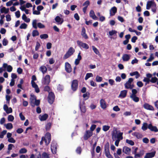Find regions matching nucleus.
<instances>
[{
	"label": "nucleus",
	"mask_w": 158,
	"mask_h": 158,
	"mask_svg": "<svg viewBox=\"0 0 158 158\" xmlns=\"http://www.w3.org/2000/svg\"><path fill=\"white\" fill-rule=\"evenodd\" d=\"M156 152L155 151L148 152L146 154L144 158H152L155 155Z\"/></svg>",
	"instance_id": "9b49d317"
},
{
	"label": "nucleus",
	"mask_w": 158,
	"mask_h": 158,
	"mask_svg": "<svg viewBox=\"0 0 158 158\" xmlns=\"http://www.w3.org/2000/svg\"><path fill=\"white\" fill-rule=\"evenodd\" d=\"M40 70L42 73L43 74H44L47 71V68L45 66H42L40 68Z\"/></svg>",
	"instance_id": "bb28decb"
},
{
	"label": "nucleus",
	"mask_w": 158,
	"mask_h": 158,
	"mask_svg": "<svg viewBox=\"0 0 158 158\" xmlns=\"http://www.w3.org/2000/svg\"><path fill=\"white\" fill-rule=\"evenodd\" d=\"M93 74L92 73H88L86 74L85 79V80H87L90 77H93Z\"/></svg>",
	"instance_id": "c9c22d12"
},
{
	"label": "nucleus",
	"mask_w": 158,
	"mask_h": 158,
	"mask_svg": "<svg viewBox=\"0 0 158 158\" xmlns=\"http://www.w3.org/2000/svg\"><path fill=\"white\" fill-rule=\"evenodd\" d=\"M117 11V8L114 6L110 10V16H113L115 15V14L116 13Z\"/></svg>",
	"instance_id": "6ab92c4d"
},
{
	"label": "nucleus",
	"mask_w": 158,
	"mask_h": 158,
	"mask_svg": "<svg viewBox=\"0 0 158 158\" xmlns=\"http://www.w3.org/2000/svg\"><path fill=\"white\" fill-rule=\"evenodd\" d=\"M57 148V143L56 142H53L51 145V149L53 154H55L56 153Z\"/></svg>",
	"instance_id": "0eeeda50"
},
{
	"label": "nucleus",
	"mask_w": 158,
	"mask_h": 158,
	"mask_svg": "<svg viewBox=\"0 0 158 158\" xmlns=\"http://www.w3.org/2000/svg\"><path fill=\"white\" fill-rule=\"evenodd\" d=\"M80 47H81L86 49L89 48V46L87 44L81 42H80Z\"/></svg>",
	"instance_id": "b1692460"
},
{
	"label": "nucleus",
	"mask_w": 158,
	"mask_h": 158,
	"mask_svg": "<svg viewBox=\"0 0 158 158\" xmlns=\"http://www.w3.org/2000/svg\"><path fill=\"white\" fill-rule=\"evenodd\" d=\"M148 125L147 123H143V126L142 127L141 129L143 131H146L148 128Z\"/></svg>",
	"instance_id": "c756f323"
},
{
	"label": "nucleus",
	"mask_w": 158,
	"mask_h": 158,
	"mask_svg": "<svg viewBox=\"0 0 158 158\" xmlns=\"http://www.w3.org/2000/svg\"><path fill=\"white\" fill-rule=\"evenodd\" d=\"M96 125H92L90 127V131L93 132V131L94 130V129L96 128Z\"/></svg>",
	"instance_id": "338daca9"
},
{
	"label": "nucleus",
	"mask_w": 158,
	"mask_h": 158,
	"mask_svg": "<svg viewBox=\"0 0 158 158\" xmlns=\"http://www.w3.org/2000/svg\"><path fill=\"white\" fill-rule=\"evenodd\" d=\"M36 99V97L34 95H31V98L30 99V103L31 104H32L34 103V102L35 100Z\"/></svg>",
	"instance_id": "e433bc0d"
},
{
	"label": "nucleus",
	"mask_w": 158,
	"mask_h": 158,
	"mask_svg": "<svg viewBox=\"0 0 158 158\" xmlns=\"http://www.w3.org/2000/svg\"><path fill=\"white\" fill-rule=\"evenodd\" d=\"M27 24L24 23L21 24L19 27V28L21 29H26L27 28Z\"/></svg>",
	"instance_id": "ea45409f"
},
{
	"label": "nucleus",
	"mask_w": 158,
	"mask_h": 158,
	"mask_svg": "<svg viewBox=\"0 0 158 158\" xmlns=\"http://www.w3.org/2000/svg\"><path fill=\"white\" fill-rule=\"evenodd\" d=\"M37 20L36 19H34L33 20L32 23V27L35 29H36L37 28Z\"/></svg>",
	"instance_id": "473e14b6"
},
{
	"label": "nucleus",
	"mask_w": 158,
	"mask_h": 158,
	"mask_svg": "<svg viewBox=\"0 0 158 158\" xmlns=\"http://www.w3.org/2000/svg\"><path fill=\"white\" fill-rule=\"evenodd\" d=\"M14 119L13 116L11 115H9L8 117V120L9 121L12 122Z\"/></svg>",
	"instance_id": "3c124183"
},
{
	"label": "nucleus",
	"mask_w": 158,
	"mask_h": 158,
	"mask_svg": "<svg viewBox=\"0 0 158 158\" xmlns=\"http://www.w3.org/2000/svg\"><path fill=\"white\" fill-rule=\"evenodd\" d=\"M37 27L40 28H43L45 27V26L40 22L37 23Z\"/></svg>",
	"instance_id": "6e6d98bb"
},
{
	"label": "nucleus",
	"mask_w": 158,
	"mask_h": 158,
	"mask_svg": "<svg viewBox=\"0 0 158 158\" xmlns=\"http://www.w3.org/2000/svg\"><path fill=\"white\" fill-rule=\"evenodd\" d=\"M80 109L81 110V114H82V113H85L86 112V109L85 106H80Z\"/></svg>",
	"instance_id": "4c0bfd02"
},
{
	"label": "nucleus",
	"mask_w": 158,
	"mask_h": 158,
	"mask_svg": "<svg viewBox=\"0 0 158 158\" xmlns=\"http://www.w3.org/2000/svg\"><path fill=\"white\" fill-rule=\"evenodd\" d=\"M55 20L56 22L58 24L61 25L64 22L63 19L62 18H60L59 16H56L55 17Z\"/></svg>",
	"instance_id": "2eb2a0df"
},
{
	"label": "nucleus",
	"mask_w": 158,
	"mask_h": 158,
	"mask_svg": "<svg viewBox=\"0 0 158 158\" xmlns=\"http://www.w3.org/2000/svg\"><path fill=\"white\" fill-rule=\"evenodd\" d=\"M39 33L37 30H34L32 32V35L33 37H35L39 35Z\"/></svg>",
	"instance_id": "a19ab883"
},
{
	"label": "nucleus",
	"mask_w": 158,
	"mask_h": 158,
	"mask_svg": "<svg viewBox=\"0 0 158 158\" xmlns=\"http://www.w3.org/2000/svg\"><path fill=\"white\" fill-rule=\"evenodd\" d=\"M92 48L94 52L96 54L98 55L99 54V51L94 46H93Z\"/></svg>",
	"instance_id": "a18cd8bd"
},
{
	"label": "nucleus",
	"mask_w": 158,
	"mask_h": 158,
	"mask_svg": "<svg viewBox=\"0 0 158 158\" xmlns=\"http://www.w3.org/2000/svg\"><path fill=\"white\" fill-rule=\"evenodd\" d=\"M6 128L8 130H10L13 127L12 124L11 123H8L4 125Z\"/></svg>",
	"instance_id": "c85d7f7f"
},
{
	"label": "nucleus",
	"mask_w": 158,
	"mask_h": 158,
	"mask_svg": "<svg viewBox=\"0 0 158 158\" xmlns=\"http://www.w3.org/2000/svg\"><path fill=\"white\" fill-rule=\"evenodd\" d=\"M130 97L135 102H137L139 101V98L137 97L136 95H131Z\"/></svg>",
	"instance_id": "393cba45"
},
{
	"label": "nucleus",
	"mask_w": 158,
	"mask_h": 158,
	"mask_svg": "<svg viewBox=\"0 0 158 158\" xmlns=\"http://www.w3.org/2000/svg\"><path fill=\"white\" fill-rule=\"evenodd\" d=\"M143 107L145 109L148 110H154L153 107L147 103H145L143 105Z\"/></svg>",
	"instance_id": "dca6fc26"
},
{
	"label": "nucleus",
	"mask_w": 158,
	"mask_h": 158,
	"mask_svg": "<svg viewBox=\"0 0 158 158\" xmlns=\"http://www.w3.org/2000/svg\"><path fill=\"white\" fill-rule=\"evenodd\" d=\"M48 115L47 114H44L43 115H40L39 116V118L41 121H45L48 118Z\"/></svg>",
	"instance_id": "a211bd4d"
},
{
	"label": "nucleus",
	"mask_w": 158,
	"mask_h": 158,
	"mask_svg": "<svg viewBox=\"0 0 158 158\" xmlns=\"http://www.w3.org/2000/svg\"><path fill=\"white\" fill-rule=\"evenodd\" d=\"M105 153L106 157L108 158H113L112 155L110 154L109 150V144L107 142L105 146Z\"/></svg>",
	"instance_id": "20e7f679"
},
{
	"label": "nucleus",
	"mask_w": 158,
	"mask_h": 158,
	"mask_svg": "<svg viewBox=\"0 0 158 158\" xmlns=\"http://www.w3.org/2000/svg\"><path fill=\"white\" fill-rule=\"evenodd\" d=\"M48 35L46 34H44L40 35V37L42 39H46L48 38Z\"/></svg>",
	"instance_id": "58836bf2"
},
{
	"label": "nucleus",
	"mask_w": 158,
	"mask_h": 158,
	"mask_svg": "<svg viewBox=\"0 0 158 158\" xmlns=\"http://www.w3.org/2000/svg\"><path fill=\"white\" fill-rule=\"evenodd\" d=\"M93 135V132L90 131V130H88L86 131L84 135V139L85 140H87L89 138L91 137Z\"/></svg>",
	"instance_id": "1a4fd4ad"
},
{
	"label": "nucleus",
	"mask_w": 158,
	"mask_h": 158,
	"mask_svg": "<svg viewBox=\"0 0 158 158\" xmlns=\"http://www.w3.org/2000/svg\"><path fill=\"white\" fill-rule=\"evenodd\" d=\"M81 35L82 37L85 39H87L88 38V36L86 33V30L85 28L83 27L82 28V31L81 33Z\"/></svg>",
	"instance_id": "4468645a"
},
{
	"label": "nucleus",
	"mask_w": 158,
	"mask_h": 158,
	"mask_svg": "<svg viewBox=\"0 0 158 158\" xmlns=\"http://www.w3.org/2000/svg\"><path fill=\"white\" fill-rule=\"evenodd\" d=\"M158 79L156 77H152L150 79L151 82L152 83H155L157 82Z\"/></svg>",
	"instance_id": "37998d69"
},
{
	"label": "nucleus",
	"mask_w": 158,
	"mask_h": 158,
	"mask_svg": "<svg viewBox=\"0 0 158 158\" xmlns=\"http://www.w3.org/2000/svg\"><path fill=\"white\" fill-rule=\"evenodd\" d=\"M95 80L97 82H100L102 81V78L98 75H97L96 77Z\"/></svg>",
	"instance_id": "79ce46f5"
},
{
	"label": "nucleus",
	"mask_w": 158,
	"mask_h": 158,
	"mask_svg": "<svg viewBox=\"0 0 158 158\" xmlns=\"http://www.w3.org/2000/svg\"><path fill=\"white\" fill-rule=\"evenodd\" d=\"M123 133L121 132H118L116 131L115 132L114 131L112 133V139L113 141H114L116 139H119L120 140L123 139Z\"/></svg>",
	"instance_id": "f257e3e1"
},
{
	"label": "nucleus",
	"mask_w": 158,
	"mask_h": 158,
	"mask_svg": "<svg viewBox=\"0 0 158 158\" xmlns=\"http://www.w3.org/2000/svg\"><path fill=\"white\" fill-rule=\"evenodd\" d=\"M90 95V93L88 92H86L85 93H84L83 95V97L85 98V100L88 99L89 98Z\"/></svg>",
	"instance_id": "f704fd0d"
},
{
	"label": "nucleus",
	"mask_w": 158,
	"mask_h": 158,
	"mask_svg": "<svg viewBox=\"0 0 158 158\" xmlns=\"http://www.w3.org/2000/svg\"><path fill=\"white\" fill-rule=\"evenodd\" d=\"M133 136H135L137 139H140L141 138V135L138 132H135L132 133Z\"/></svg>",
	"instance_id": "72a5a7b5"
},
{
	"label": "nucleus",
	"mask_w": 158,
	"mask_h": 158,
	"mask_svg": "<svg viewBox=\"0 0 158 158\" xmlns=\"http://www.w3.org/2000/svg\"><path fill=\"white\" fill-rule=\"evenodd\" d=\"M8 44V40L5 38H4L2 40V44L3 45L5 46H6Z\"/></svg>",
	"instance_id": "680f3d73"
},
{
	"label": "nucleus",
	"mask_w": 158,
	"mask_h": 158,
	"mask_svg": "<svg viewBox=\"0 0 158 158\" xmlns=\"http://www.w3.org/2000/svg\"><path fill=\"white\" fill-rule=\"evenodd\" d=\"M126 142L130 144L131 146H133L134 145V142L132 140H130L128 139H126Z\"/></svg>",
	"instance_id": "5fc2aeb1"
},
{
	"label": "nucleus",
	"mask_w": 158,
	"mask_h": 158,
	"mask_svg": "<svg viewBox=\"0 0 158 158\" xmlns=\"http://www.w3.org/2000/svg\"><path fill=\"white\" fill-rule=\"evenodd\" d=\"M42 158H49V155L46 152H44L43 153L42 155Z\"/></svg>",
	"instance_id": "c03bdc74"
},
{
	"label": "nucleus",
	"mask_w": 158,
	"mask_h": 158,
	"mask_svg": "<svg viewBox=\"0 0 158 158\" xmlns=\"http://www.w3.org/2000/svg\"><path fill=\"white\" fill-rule=\"evenodd\" d=\"M52 126V124L50 123H48L45 125V129L46 131H48L50 130Z\"/></svg>",
	"instance_id": "2f4dec72"
},
{
	"label": "nucleus",
	"mask_w": 158,
	"mask_h": 158,
	"mask_svg": "<svg viewBox=\"0 0 158 158\" xmlns=\"http://www.w3.org/2000/svg\"><path fill=\"white\" fill-rule=\"evenodd\" d=\"M65 68L66 71L68 73H70L71 72L72 68L71 65L67 62L65 63Z\"/></svg>",
	"instance_id": "9d476101"
},
{
	"label": "nucleus",
	"mask_w": 158,
	"mask_h": 158,
	"mask_svg": "<svg viewBox=\"0 0 158 158\" xmlns=\"http://www.w3.org/2000/svg\"><path fill=\"white\" fill-rule=\"evenodd\" d=\"M127 91L126 90H122L120 92V93L118 97L121 98H125L127 94Z\"/></svg>",
	"instance_id": "f3484780"
},
{
	"label": "nucleus",
	"mask_w": 158,
	"mask_h": 158,
	"mask_svg": "<svg viewBox=\"0 0 158 158\" xmlns=\"http://www.w3.org/2000/svg\"><path fill=\"white\" fill-rule=\"evenodd\" d=\"M90 2L89 0H87L83 4V6H87L88 7V6L89 5Z\"/></svg>",
	"instance_id": "0e129e2a"
},
{
	"label": "nucleus",
	"mask_w": 158,
	"mask_h": 158,
	"mask_svg": "<svg viewBox=\"0 0 158 158\" xmlns=\"http://www.w3.org/2000/svg\"><path fill=\"white\" fill-rule=\"evenodd\" d=\"M52 44L50 42H48L47 43L46 45L47 48L48 49H51L52 48Z\"/></svg>",
	"instance_id": "69168bd1"
},
{
	"label": "nucleus",
	"mask_w": 158,
	"mask_h": 158,
	"mask_svg": "<svg viewBox=\"0 0 158 158\" xmlns=\"http://www.w3.org/2000/svg\"><path fill=\"white\" fill-rule=\"evenodd\" d=\"M46 138L48 140V144H49L51 140V135L49 132H47L46 134Z\"/></svg>",
	"instance_id": "7c9ffc66"
},
{
	"label": "nucleus",
	"mask_w": 158,
	"mask_h": 158,
	"mask_svg": "<svg viewBox=\"0 0 158 158\" xmlns=\"http://www.w3.org/2000/svg\"><path fill=\"white\" fill-rule=\"evenodd\" d=\"M3 67L6 69L7 71L8 72H10L12 71L13 68L10 65H8L7 64L4 63L3 64Z\"/></svg>",
	"instance_id": "f8f14e48"
},
{
	"label": "nucleus",
	"mask_w": 158,
	"mask_h": 158,
	"mask_svg": "<svg viewBox=\"0 0 158 158\" xmlns=\"http://www.w3.org/2000/svg\"><path fill=\"white\" fill-rule=\"evenodd\" d=\"M7 131L4 130L1 133L0 135V138L2 139L4 137V136L6 134Z\"/></svg>",
	"instance_id": "de8ad7c7"
},
{
	"label": "nucleus",
	"mask_w": 158,
	"mask_h": 158,
	"mask_svg": "<svg viewBox=\"0 0 158 158\" xmlns=\"http://www.w3.org/2000/svg\"><path fill=\"white\" fill-rule=\"evenodd\" d=\"M143 81L145 82V85L149 83L150 82H151L150 79L149 78H147L146 77H144L143 80Z\"/></svg>",
	"instance_id": "603ef678"
},
{
	"label": "nucleus",
	"mask_w": 158,
	"mask_h": 158,
	"mask_svg": "<svg viewBox=\"0 0 158 158\" xmlns=\"http://www.w3.org/2000/svg\"><path fill=\"white\" fill-rule=\"evenodd\" d=\"M22 19L24 21L27 23H29L30 21V19L27 18L26 15L24 14H23L22 15Z\"/></svg>",
	"instance_id": "a878e982"
},
{
	"label": "nucleus",
	"mask_w": 158,
	"mask_h": 158,
	"mask_svg": "<svg viewBox=\"0 0 158 158\" xmlns=\"http://www.w3.org/2000/svg\"><path fill=\"white\" fill-rule=\"evenodd\" d=\"M74 52V49L72 47H70L69 48L67 52L72 55L73 54Z\"/></svg>",
	"instance_id": "8fccbe9b"
},
{
	"label": "nucleus",
	"mask_w": 158,
	"mask_h": 158,
	"mask_svg": "<svg viewBox=\"0 0 158 158\" xmlns=\"http://www.w3.org/2000/svg\"><path fill=\"white\" fill-rule=\"evenodd\" d=\"M40 103V100L39 99H36L34 103L31 104V106L33 107H35V106H39Z\"/></svg>",
	"instance_id": "cd10ccee"
},
{
	"label": "nucleus",
	"mask_w": 158,
	"mask_h": 158,
	"mask_svg": "<svg viewBox=\"0 0 158 158\" xmlns=\"http://www.w3.org/2000/svg\"><path fill=\"white\" fill-rule=\"evenodd\" d=\"M137 85L139 87H141L143 86V84L141 81H139L137 82Z\"/></svg>",
	"instance_id": "774afa93"
},
{
	"label": "nucleus",
	"mask_w": 158,
	"mask_h": 158,
	"mask_svg": "<svg viewBox=\"0 0 158 158\" xmlns=\"http://www.w3.org/2000/svg\"><path fill=\"white\" fill-rule=\"evenodd\" d=\"M50 81V76L48 75L45 76L42 80V83L45 85H48Z\"/></svg>",
	"instance_id": "423d86ee"
},
{
	"label": "nucleus",
	"mask_w": 158,
	"mask_h": 158,
	"mask_svg": "<svg viewBox=\"0 0 158 158\" xmlns=\"http://www.w3.org/2000/svg\"><path fill=\"white\" fill-rule=\"evenodd\" d=\"M71 55L69 53L67 52L65 53V54L64 55L63 58L64 59H66L68 58L69 57H70Z\"/></svg>",
	"instance_id": "052dcab7"
},
{
	"label": "nucleus",
	"mask_w": 158,
	"mask_h": 158,
	"mask_svg": "<svg viewBox=\"0 0 158 158\" xmlns=\"http://www.w3.org/2000/svg\"><path fill=\"white\" fill-rule=\"evenodd\" d=\"M27 149L24 148H21L19 151V153L21 154L25 153L27 152Z\"/></svg>",
	"instance_id": "864d4df0"
},
{
	"label": "nucleus",
	"mask_w": 158,
	"mask_h": 158,
	"mask_svg": "<svg viewBox=\"0 0 158 158\" xmlns=\"http://www.w3.org/2000/svg\"><path fill=\"white\" fill-rule=\"evenodd\" d=\"M100 104L101 107L103 109H105L106 107V105L105 100L103 99H101L100 100Z\"/></svg>",
	"instance_id": "5701e85b"
},
{
	"label": "nucleus",
	"mask_w": 158,
	"mask_h": 158,
	"mask_svg": "<svg viewBox=\"0 0 158 158\" xmlns=\"http://www.w3.org/2000/svg\"><path fill=\"white\" fill-rule=\"evenodd\" d=\"M8 141L9 142L12 143H14L16 142L15 140L12 137H10L8 139Z\"/></svg>",
	"instance_id": "4d7b16f0"
},
{
	"label": "nucleus",
	"mask_w": 158,
	"mask_h": 158,
	"mask_svg": "<svg viewBox=\"0 0 158 158\" xmlns=\"http://www.w3.org/2000/svg\"><path fill=\"white\" fill-rule=\"evenodd\" d=\"M148 129L152 131L156 132L158 131V129L156 127L153 126L151 123L148 124Z\"/></svg>",
	"instance_id": "ddd939ff"
},
{
	"label": "nucleus",
	"mask_w": 158,
	"mask_h": 158,
	"mask_svg": "<svg viewBox=\"0 0 158 158\" xmlns=\"http://www.w3.org/2000/svg\"><path fill=\"white\" fill-rule=\"evenodd\" d=\"M63 86L62 85L60 84L58 85L57 86V90L60 91H62L63 90Z\"/></svg>",
	"instance_id": "13d9d810"
},
{
	"label": "nucleus",
	"mask_w": 158,
	"mask_h": 158,
	"mask_svg": "<svg viewBox=\"0 0 158 158\" xmlns=\"http://www.w3.org/2000/svg\"><path fill=\"white\" fill-rule=\"evenodd\" d=\"M89 16L94 20H97V17L96 16L93 10H91L89 12Z\"/></svg>",
	"instance_id": "4be33fe9"
},
{
	"label": "nucleus",
	"mask_w": 158,
	"mask_h": 158,
	"mask_svg": "<svg viewBox=\"0 0 158 158\" xmlns=\"http://www.w3.org/2000/svg\"><path fill=\"white\" fill-rule=\"evenodd\" d=\"M78 83L77 80H73L71 84V88L72 90L75 91L77 90L78 88Z\"/></svg>",
	"instance_id": "39448f33"
},
{
	"label": "nucleus",
	"mask_w": 158,
	"mask_h": 158,
	"mask_svg": "<svg viewBox=\"0 0 158 158\" xmlns=\"http://www.w3.org/2000/svg\"><path fill=\"white\" fill-rule=\"evenodd\" d=\"M131 151V149L127 147L124 146L123 148V152L126 154L129 155Z\"/></svg>",
	"instance_id": "412c9836"
},
{
	"label": "nucleus",
	"mask_w": 158,
	"mask_h": 158,
	"mask_svg": "<svg viewBox=\"0 0 158 158\" xmlns=\"http://www.w3.org/2000/svg\"><path fill=\"white\" fill-rule=\"evenodd\" d=\"M156 5V3L154 2V0H151L148 1L146 5V9L147 10H149L151 7L153 6H155Z\"/></svg>",
	"instance_id": "6e6552de"
},
{
	"label": "nucleus",
	"mask_w": 158,
	"mask_h": 158,
	"mask_svg": "<svg viewBox=\"0 0 158 158\" xmlns=\"http://www.w3.org/2000/svg\"><path fill=\"white\" fill-rule=\"evenodd\" d=\"M154 59V57L153 56V54H151L150 55V57L147 60V62H149L151 61Z\"/></svg>",
	"instance_id": "bf43d9fd"
},
{
	"label": "nucleus",
	"mask_w": 158,
	"mask_h": 158,
	"mask_svg": "<svg viewBox=\"0 0 158 158\" xmlns=\"http://www.w3.org/2000/svg\"><path fill=\"white\" fill-rule=\"evenodd\" d=\"M55 95L54 93L52 92H49L48 97V101L50 104H52L54 101Z\"/></svg>",
	"instance_id": "7ed1b4c3"
},
{
	"label": "nucleus",
	"mask_w": 158,
	"mask_h": 158,
	"mask_svg": "<svg viewBox=\"0 0 158 158\" xmlns=\"http://www.w3.org/2000/svg\"><path fill=\"white\" fill-rule=\"evenodd\" d=\"M40 46V43L38 42H36V45L35 46V51H37L38 50Z\"/></svg>",
	"instance_id": "e2e57ef3"
},
{
	"label": "nucleus",
	"mask_w": 158,
	"mask_h": 158,
	"mask_svg": "<svg viewBox=\"0 0 158 158\" xmlns=\"http://www.w3.org/2000/svg\"><path fill=\"white\" fill-rule=\"evenodd\" d=\"M110 127V126L108 125H104L103 126L102 130L104 131H106L109 129Z\"/></svg>",
	"instance_id": "49530a36"
},
{
	"label": "nucleus",
	"mask_w": 158,
	"mask_h": 158,
	"mask_svg": "<svg viewBox=\"0 0 158 158\" xmlns=\"http://www.w3.org/2000/svg\"><path fill=\"white\" fill-rule=\"evenodd\" d=\"M117 33V31L115 30H112L109 32V34L110 35L112 36L114 34H116Z\"/></svg>",
	"instance_id": "09e8293b"
},
{
	"label": "nucleus",
	"mask_w": 158,
	"mask_h": 158,
	"mask_svg": "<svg viewBox=\"0 0 158 158\" xmlns=\"http://www.w3.org/2000/svg\"><path fill=\"white\" fill-rule=\"evenodd\" d=\"M131 56L128 54H124L122 57L123 60L124 61H128L130 58Z\"/></svg>",
	"instance_id": "aec40b11"
},
{
	"label": "nucleus",
	"mask_w": 158,
	"mask_h": 158,
	"mask_svg": "<svg viewBox=\"0 0 158 158\" xmlns=\"http://www.w3.org/2000/svg\"><path fill=\"white\" fill-rule=\"evenodd\" d=\"M133 80V78H130L124 84L125 88L127 89H132L134 87V85L133 84H131V83Z\"/></svg>",
	"instance_id": "f03ea898"
}]
</instances>
